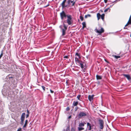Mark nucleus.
I'll return each mask as SVG.
<instances>
[{"instance_id":"f257e3e1","label":"nucleus","mask_w":131,"mask_h":131,"mask_svg":"<svg viewBox=\"0 0 131 131\" xmlns=\"http://www.w3.org/2000/svg\"><path fill=\"white\" fill-rule=\"evenodd\" d=\"M64 22L65 23H66V21H64V22L63 23V26L64 27V28H62V26L60 25V28H61L62 29V36H64L65 34V31L66 30H67V28L68 26L66 25L64 23Z\"/></svg>"},{"instance_id":"f03ea898","label":"nucleus","mask_w":131,"mask_h":131,"mask_svg":"<svg viewBox=\"0 0 131 131\" xmlns=\"http://www.w3.org/2000/svg\"><path fill=\"white\" fill-rule=\"evenodd\" d=\"M67 22L68 25H71L73 22L71 16L70 15H67Z\"/></svg>"},{"instance_id":"7ed1b4c3","label":"nucleus","mask_w":131,"mask_h":131,"mask_svg":"<svg viewBox=\"0 0 131 131\" xmlns=\"http://www.w3.org/2000/svg\"><path fill=\"white\" fill-rule=\"evenodd\" d=\"M99 125L100 128L101 129H103L104 127V122L101 119H100L99 120Z\"/></svg>"},{"instance_id":"20e7f679","label":"nucleus","mask_w":131,"mask_h":131,"mask_svg":"<svg viewBox=\"0 0 131 131\" xmlns=\"http://www.w3.org/2000/svg\"><path fill=\"white\" fill-rule=\"evenodd\" d=\"M87 115L86 113L83 112H80L78 114V116L79 118H81L83 117H84Z\"/></svg>"},{"instance_id":"39448f33","label":"nucleus","mask_w":131,"mask_h":131,"mask_svg":"<svg viewBox=\"0 0 131 131\" xmlns=\"http://www.w3.org/2000/svg\"><path fill=\"white\" fill-rule=\"evenodd\" d=\"M60 14L62 20H63L64 17H66L67 16L64 12L63 11L60 13Z\"/></svg>"},{"instance_id":"423d86ee","label":"nucleus","mask_w":131,"mask_h":131,"mask_svg":"<svg viewBox=\"0 0 131 131\" xmlns=\"http://www.w3.org/2000/svg\"><path fill=\"white\" fill-rule=\"evenodd\" d=\"M95 31L97 33L101 34L104 32V30L103 28L102 27L101 28V30H99L96 28L95 29Z\"/></svg>"},{"instance_id":"0eeeda50","label":"nucleus","mask_w":131,"mask_h":131,"mask_svg":"<svg viewBox=\"0 0 131 131\" xmlns=\"http://www.w3.org/2000/svg\"><path fill=\"white\" fill-rule=\"evenodd\" d=\"M25 113H23L21 116V122H22V123H23L24 119H25Z\"/></svg>"},{"instance_id":"6e6552de","label":"nucleus","mask_w":131,"mask_h":131,"mask_svg":"<svg viewBox=\"0 0 131 131\" xmlns=\"http://www.w3.org/2000/svg\"><path fill=\"white\" fill-rule=\"evenodd\" d=\"M77 64L79 65L81 67L82 69H83L84 68V66L83 64V62L82 61H80L79 63H78Z\"/></svg>"},{"instance_id":"1a4fd4ad","label":"nucleus","mask_w":131,"mask_h":131,"mask_svg":"<svg viewBox=\"0 0 131 131\" xmlns=\"http://www.w3.org/2000/svg\"><path fill=\"white\" fill-rule=\"evenodd\" d=\"M87 126L89 130H91L92 126L91 124L89 123H87Z\"/></svg>"},{"instance_id":"9d476101","label":"nucleus","mask_w":131,"mask_h":131,"mask_svg":"<svg viewBox=\"0 0 131 131\" xmlns=\"http://www.w3.org/2000/svg\"><path fill=\"white\" fill-rule=\"evenodd\" d=\"M94 95H89L88 96V98L89 100L90 101H91L93 100L94 97Z\"/></svg>"},{"instance_id":"9b49d317","label":"nucleus","mask_w":131,"mask_h":131,"mask_svg":"<svg viewBox=\"0 0 131 131\" xmlns=\"http://www.w3.org/2000/svg\"><path fill=\"white\" fill-rule=\"evenodd\" d=\"M66 1V0H64L62 3L61 4V5L62 6V8H63L66 6L65 5V3Z\"/></svg>"},{"instance_id":"f8f14e48","label":"nucleus","mask_w":131,"mask_h":131,"mask_svg":"<svg viewBox=\"0 0 131 131\" xmlns=\"http://www.w3.org/2000/svg\"><path fill=\"white\" fill-rule=\"evenodd\" d=\"M123 75L124 77H126L127 78V79L129 80H130L131 79L130 75H129L123 74Z\"/></svg>"},{"instance_id":"ddd939ff","label":"nucleus","mask_w":131,"mask_h":131,"mask_svg":"<svg viewBox=\"0 0 131 131\" xmlns=\"http://www.w3.org/2000/svg\"><path fill=\"white\" fill-rule=\"evenodd\" d=\"M78 101H74L72 104V105L73 106H72V107H73L74 106H76L78 105Z\"/></svg>"},{"instance_id":"4468645a","label":"nucleus","mask_w":131,"mask_h":131,"mask_svg":"<svg viewBox=\"0 0 131 131\" xmlns=\"http://www.w3.org/2000/svg\"><path fill=\"white\" fill-rule=\"evenodd\" d=\"M131 24V16H130V17H129V21H128V22H127V24L125 25V27L127 26L129 24Z\"/></svg>"},{"instance_id":"2eb2a0df","label":"nucleus","mask_w":131,"mask_h":131,"mask_svg":"<svg viewBox=\"0 0 131 131\" xmlns=\"http://www.w3.org/2000/svg\"><path fill=\"white\" fill-rule=\"evenodd\" d=\"M131 24V16H130V17H129V21H128V22H127V24L125 25V27L127 26L129 24Z\"/></svg>"},{"instance_id":"dca6fc26","label":"nucleus","mask_w":131,"mask_h":131,"mask_svg":"<svg viewBox=\"0 0 131 131\" xmlns=\"http://www.w3.org/2000/svg\"><path fill=\"white\" fill-rule=\"evenodd\" d=\"M85 124H86L85 123H80L79 124V126L80 127H83L84 126Z\"/></svg>"},{"instance_id":"f3484780","label":"nucleus","mask_w":131,"mask_h":131,"mask_svg":"<svg viewBox=\"0 0 131 131\" xmlns=\"http://www.w3.org/2000/svg\"><path fill=\"white\" fill-rule=\"evenodd\" d=\"M78 58L77 57H75V61L77 64L78 63H79V62L81 61H80L78 59Z\"/></svg>"},{"instance_id":"a211bd4d","label":"nucleus","mask_w":131,"mask_h":131,"mask_svg":"<svg viewBox=\"0 0 131 131\" xmlns=\"http://www.w3.org/2000/svg\"><path fill=\"white\" fill-rule=\"evenodd\" d=\"M96 79L97 80H100L102 79V77L100 75H96Z\"/></svg>"},{"instance_id":"6ab92c4d","label":"nucleus","mask_w":131,"mask_h":131,"mask_svg":"<svg viewBox=\"0 0 131 131\" xmlns=\"http://www.w3.org/2000/svg\"><path fill=\"white\" fill-rule=\"evenodd\" d=\"M83 25L82 28L83 29L86 27V25L85 22H83L82 23Z\"/></svg>"},{"instance_id":"aec40b11","label":"nucleus","mask_w":131,"mask_h":131,"mask_svg":"<svg viewBox=\"0 0 131 131\" xmlns=\"http://www.w3.org/2000/svg\"><path fill=\"white\" fill-rule=\"evenodd\" d=\"M28 122V120H26L25 121V124L23 126V127L25 128L26 127V126H27V124Z\"/></svg>"},{"instance_id":"412c9836","label":"nucleus","mask_w":131,"mask_h":131,"mask_svg":"<svg viewBox=\"0 0 131 131\" xmlns=\"http://www.w3.org/2000/svg\"><path fill=\"white\" fill-rule=\"evenodd\" d=\"M97 19L99 20L100 18L101 15L100 13H98L97 14Z\"/></svg>"},{"instance_id":"4be33fe9","label":"nucleus","mask_w":131,"mask_h":131,"mask_svg":"<svg viewBox=\"0 0 131 131\" xmlns=\"http://www.w3.org/2000/svg\"><path fill=\"white\" fill-rule=\"evenodd\" d=\"M84 129V128L81 127H78V130L79 131L81 130Z\"/></svg>"},{"instance_id":"5701e85b","label":"nucleus","mask_w":131,"mask_h":131,"mask_svg":"<svg viewBox=\"0 0 131 131\" xmlns=\"http://www.w3.org/2000/svg\"><path fill=\"white\" fill-rule=\"evenodd\" d=\"M75 56H78L79 59H80L81 58V57H80V55L78 53H76Z\"/></svg>"},{"instance_id":"b1692460","label":"nucleus","mask_w":131,"mask_h":131,"mask_svg":"<svg viewBox=\"0 0 131 131\" xmlns=\"http://www.w3.org/2000/svg\"><path fill=\"white\" fill-rule=\"evenodd\" d=\"M104 14H103L102 15H101V18L103 20L104 19Z\"/></svg>"},{"instance_id":"393cba45","label":"nucleus","mask_w":131,"mask_h":131,"mask_svg":"<svg viewBox=\"0 0 131 131\" xmlns=\"http://www.w3.org/2000/svg\"><path fill=\"white\" fill-rule=\"evenodd\" d=\"M113 57H114L115 58H116V59H117L119 58L120 57L119 56L113 55Z\"/></svg>"},{"instance_id":"a878e982","label":"nucleus","mask_w":131,"mask_h":131,"mask_svg":"<svg viewBox=\"0 0 131 131\" xmlns=\"http://www.w3.org/2000/svg\"><path fill=\"white\" fill-rule=\"evenodd\" d=\"M91 16V15L90 14H88L87 15H86L85 16V18H87L88 17H90Z\"/></svg>"},{"instance_id":"bb28decb","label":"nucleus","mask_w":131,"mask_h":131,"mask_svg":"<svg viewBox=\"0 0 131 131\" xmlns=\"http://www.w3.org/2000/svg\"><path fill=\"white\" fill-rule=\"evenodd\" d=\"M81 97V95H78L77 96V98L78 100H81L80 99V97Z\"/></svg>"},{"instance_id":"cd10ccee","label":"nucleus","mask_w":131,"mask_h":131,"mask_svg":"<svg viewBox=\"0 0 131 131\" xmlns=\"http://www.w3.org/2000/svg\"><path fill=\"white\" fill-rule=\"evenodd\" d=\"M109 8H110V7H109L108 8H106V9L104 10V12H106L108 10H109V12H110V9Z\"/></svg>"},{"instance_id":"c85d7f7f","label":"nucleus","mask_w":131,"mask_h":131,"mask_svg":"<svg viewBox=\"0 0 131 131\" xmlns=\"http://www.w3.org/2000/svg\"><path fill=\"white\" fill-rule=\"evenodd\" d=\"M80 19H81L82 21L83 20V18L81 16L80 17Z\"/></svg>"},{"instance_id":"c756f323","label":"nucleus","mask_w":131,"mask_h":131,"mask_svg":"<svg viewBox=\"0 0 131 131\" xmlns=\"http://www.w3.org/2000/svg\"><path fill=\"white\" fill-rule=\"evenodd\" d=\"M66 131H70V129L69 127H68L66 130Z\"/></svg>"},{"instance_id":"7c9ffc66","label":"nucleus","mask_w":131,"mask_h":131,"mask_svg":"<svg viewBox=\"0 0 131 131\" xmlns=\"http://www.w3.org/2000/svg\"><path fill=\"white\" fill-rule=\"evenodd\" d=\"M78 108V107L77 106L74 109V111H77Z\"/></svg>"},{"instance_id":"2f4dec72","label":"nucleus","mask_w":131,"mask_h":131,"mask_svg":"<svg viewBox=\"0 0 131 131\" xmlns=\"http://www.w3.org/2000/svg\"><path fill=\"white\" fill-rule=\"evenodd\" d=\"M41 87H42L43 90H44V91H45V87L44 86H42Z\"/></svg>"},{"instance_id":"473e14b6","label":"nucleus","mask_w":131,"mask_h":131,"mask_svg":"<svg viewBox=\"0 0 131 131\" xmlns=\"http://www.w3.org/2000/svg\"><path fill=\"white\" fill-rule=\"evenodd\" d=\"M3 56V51H2V53L0 55V59H1V58Z\"/></svg>"},{"instance_id":"72a5a7b5","label":"nucleus","mask_w":131,"mask_h":131,"mask_svg":"<svg viewBox=\"0 0 131 131\" xmlns=\"http://www.w3.org/2000/svg\"><path fill=\"white\" fill-rule=\"evenodd\" d=\"M70 110V108L69 107H68L66 108V110L67 111H69Z\"/></svg>"},{"instance_id":"f704fd0d","label":"nucleus","mask_w":131,"mask_h":131,"mask_svg":"<svg viewBox=\"0 0 131 131\" xmlns=\"http://www.w3.org/2000/svg\"><path fill=\"white\" fill-rule=\"evenodd\" d=\"M71 131H75L74 128H72L71 130Z\"/></svg>"},{"instance_id":"c9c22d12","label":"nucleus","mask_w":131,"mask_h":131,"mask_svg":"<svg viewBox=\"0 0 131 131\" xmlns=\"http://www.w3.org/2000/svg\"><path fill=\"white\" fill-rule=\"evenodd\" d=\"M68 56H66L64 57V58H68Z\"/></svg>"},{"instance_id":"e433bc0d","label":"nucleus","mask_w":131,"mask_h":131,"mask_svg":"<svg viewBox=\"0 0 131 131\" xmlns=\"http://www.w3.org/2000/svg\"><path fill=\"white\" fill-rule=\"evenodd\" d=\"M21 128H19L17 130V131H21Z\"/></svg>"},{"instance_id":"4c0bfd02","label":"nucleus","mask_w":131,"mask_h":131,"mask_svg":"<svg viewBox=\"0 0 131 131\" xmlns=\"http://www.w3.org/2000/svg\"><path fill=\"white\" fill-rule=\"evenodd\" d=\"M72 3V4L71 6H72L74 5V4L75 3V2H73V3Z\"/></svg>"},{"instance_id":"58836bf2","label":"nucleus","mask_w":131,"mask_h":131,"mask_svg":"<svg viewBox=\"0 0 131 131\" xmlns=\"http://www.w3.org/2000/svg\"><path fill=\"white\" fill-rule=\"evenodd\" d=\"M50 91L51 93H53V91L51 90H50Z\"/></svg>"},{"instance_id":"ea45409f","label":"nucleus","mask_w":131,"mask_h":131,"mask_svg":"<svg viewBox=\"0 0 131 131\" xmlns=\"http://www.w3.org/2000/svg\"><path fill=\"white\" fill-rule=\"evenodd\" d=\"M29 114H28L26 115V118H27L29 116Z\"/></svg>"},{"instance_id":"a19ab883","label":"nucleus","mask_w":131,"mask_h":131,"mask_svg":"<svg viewBox=\"0 0 131 131\" xmlns=\"http://www.w3.org/2000/svg\"><path fill=\"white\" fill-rule=\"evenodd\" d=\"M107 0H104V1L105 3H106L107 2Z\"/></svg>"},{"instance_id":"79ce46f5","label":"nucleus","mask_w":131,"mask_h":131,"mask_svg":"<svg viewBox=\"0 0 131 131\" xmlns=\"http://www.w3.org/2000/svg\"><path fill=\"white\" fill-rule=\"evenodd\" d=\"M49 4H48V5H47L46 6H44V7H47V6H49Z\"/></svg>"},{"instance_id":"37998d69","label":"nucleus","mask_w":131,"mask_h":131,"mask_svg":"<svg viewBox=\"0 0 131 131\" xmlns=\"http://www.w3.org/2000/svg\"><path fill=\"white\" fill-rule=\"evenodd\" d=\"M2 94H3V95H5V94L4 93V92H2Z\"/></svg>"},{"instance_id":"c03bdc74","label":"nucleus","mask_w":131,"mask_h":131,"mask_svg":"<svg viewBox=\"0 0 131 131\" xmlns=\"http://www.w3.org/2000/svg\"><path fill=\"white\" fill-rule=\"evenodd\" d=\"M73 2V1H71V3H73V2Z\"/></svg>"},{"instance_id":"a18cd8bd","label":"nucleus","mask_w":131,"mask_h":131,"mask_svg":"<svg viewBox=\"0 0 131 131\" xmlns=\"http://www.w3.org/2000/svg\"><path fill=\"white\" fill-rule=\"evenodd\" d=\"M27 112L28 113V114H29V111H28V110H27Z\"/></svg>"},{"instance_id":"49530a36","label":"nucleus","mask_w":131,"mask_h":131,"mask_svg":"<svg viewBox=\"0 0 131 131\" xmlns=\"http://www.w3.org/2000/svg\"><path fill=\"white\" fill-rule=\"evenodd\" d=\"M113 6V5H111V6H110V7H110V8L112 6Z\"/></svg>"},{"instance_id":"de8ad7c7","label":"nucleus","mask_w":131,"mask_h":131,"mask_svg":"<svg viewBox=\"0 0 131 131\" xmlns=\"http://www.w3.org/2000/svg\"><path fill=\"white\" fill-rule=\"evenodd\" d=\"M71 116H69V117L68 118H71Z\"/></svg>"},{"instance_id":"09e8293b","label":"nucleus","mask_w":131,"mask_h":131,"mask_svg":"<svg viewBox=\"0 0 131 131\" xmlns=\"http://www.w3.org/2000/svg\"><path fill=\"white\" fill-rule=\"evenodd\" d=\"M63 131H65V129H63Z\"/></svg>"},{"instance_id":"8fccbe9b","label":"nucleus","mask_w":131,"mask_h":131,"mask_svg":"<svg viewBox=\"0 0 131 131\" xmlns=\"http://www.w3.org/2000/svg\"><path fill=\"white\" fill-rule=\"evenodd\" d=\"M70 1H68V4H69L70 3Z\"/></svg>"},{"instance_id":"3c124183","label":"nucleus","mask_w":131,"mask_h":131,"mask_svg":"<svg viewBox=\"0 0 131 131\" xmlns=\"http://www.w3.org/2000/svg\"><path fill=\"white\" fill-rule=\"evenodd\" d=\"M23 123H22V122H21V124H22V125H23Z\"/></svg>"},{"instance_id":"603ef678","label":"nucleus","mask_w":131,"mask_h":131,"mask_svg":"<svg viewBox=\"0 0 131 131\" xmlns=\"http://www.w3.org/2000/svg\"><path fill=\"white\" fill-rule=\"evenodd\" d=\"M130 37H131V34L130 35Z\"/></svg>"},{"instance_id":"864d4df0","label":"nucleus","mask_w":131,"mask_h":131,"mask_svg":"<svg viewBox=\"0 0 131 131\" xmlns=\"http://www.w3.org/2000/svg\"><path fill=\"white\" fill-rule=\"evenodd\" d=\"M6 95H7V94H6Z\"/></svg>"},{"instance_id":"5fc2aeb1","label":"nucleus","mask_w":131,"mask_h":131,"mask_svg":"<svg viewBox=\"0 0 131 131\" xmlns=\"http://www.w3.org/2000/svg\"><path fill=\"white\" fill-rule=\"evenodd\" d=\"M91 131H94L92 130Z\"/></svg>"}]
</instances>
